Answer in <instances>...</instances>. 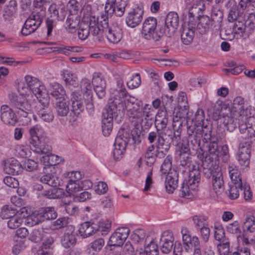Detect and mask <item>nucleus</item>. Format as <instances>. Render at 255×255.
Wrapping results in <instances>:
<instances>
[{
    "mask_svg": "<svg viewBox=\"0 0 255 255\" xmlns=\"http://www.w3.org/2000/svg\"><path fill=\"white\" fill-rule=\"evenodd\" d=\"M223 123L230 131H233L237 126V120L232 117L225 116L223 118Z\"/></svg>",
    "mask_w": 255,
    "mask_h": 255,
    "instance_id": "680f3d73",
    "label": "nucleus"
},
{
    "mask_svg": "<svg viewBox=\"0 0 255 255\" xmlns=\"http://www.w3.org/2000/svg\"><path fill=\"white\" fill-rule=\"evenodd\" d=\"M255 120L254 117L249 116L246 118L245 121L239 122L238 126L242 137L244 139H252L255 144V126H254L252 123Z\"/></svg>",
    "mask_w": 255,
    "mask_h": 255,
    "instance_id": "2eb2a0df",
    "label": "nucleus"
},
{
    "mask_svg": "<svg viewBox=\"0 0 255 255\" xmlns=\"http://www.w3.org/2000/svg\"><path fill=\"white\" fill-rule=\"evenodd\" d=\"M185 124L187 125L188 124L185 117L181 116L180 115L179 116L174 117L173 118V130L175 131V136L178 137V139H181V133L182 131L183 125Z\"/></svg>",
    "mask_w": 255,
    "mask_h": 255,
    "instance_id": "c756f323",
    "label": "nucleus"
},
{
    "mask_svg": "<svg viewBox=\"0 0 255 255\" xmlns=\"http://www.w3.org/2000/svg\"><path fill=\"white\" fill-rule=\"evenodd\" d=\"M234 29L237 33L241 34L243 36L246 30L247 29L245 19L242 17H238L235 22Z\"/></svg>",
    "mask_w": 255,
    "mask_h": 255,
    "instance_id": "603ef678",
    "label": "nucleus"
},
{
    "mask_svg": "<svg viewBox=\"0 0 255 255\" xmlns=\"http://www.w3.org/2000/svg\"><path fill=\"white\" fill-rule=\"evenodd\" d=\"M178 172L173 169L172 171L166 175L165 187L168 193H172L178 186Z\"/></svg>",
    "mask_w": 255,
    "mask_h": 255,
    "instance_id": "b1692460",
    "label": "nucleus"
},
{
    "mask_svg": "<svg viewBox=\"0 0 255 255\" xmlns=\"http://www.w3.org/2000/svg\"><path fill=\"white\" fill-rule=\"evenodd\" d=\"M92 84L94 87L106 86V81L100 72H95L93 74Z\"/></svg>",
    "mask_w": 255,
    "mask_h": 255,
    "instance_id": "69168bd1",
    "label": "nucleus"
},
{
    "mask_svg": "<svg viewBox=\"0 0 255 255\" xmlns=\"http://www.w3.org/2000/svg\"><path fill=\"white\" fill-rule=\"evenodd\" d=\"M143 13L142 4H136L128 13L126 18L127 25L131 28H134L138 25L142 20Z\"/></svg>",
    "mask_w": 255,
    "mask_h": 255,
    "instance_id": "ddd939ff",
    "label": "nucleus"
},
{
    "mask_svg": "<svg viewBox=\"0 0 255 255\" xmlns=\"http://www.w3.org/2000/svg\"><path fill=\"white\" fill-rule=\"evenodd\" d=\"M131 131L125 128H120L115 138V143L117 144H123L125 146L130 142Z\"/></svg>",
    "mask_w": 255,
    "mask_h": 255,
    "instance_id": "72a5a7b5",
    "label": "nucleus"
},
{
    "mask_svg": "<svg viewBox=\"0 0 255 255\" xmlns=\"http://www.w3.org/2000/svg\"><path fill=\"white\" fill-rule=\"evenodd\" d=\"M172 157L171 155H168L161 166L160 171L162 174H168V173L172 171Z\"/></svg>",
    "mask_w": 255,
    "mask_h": 255,
    "instance_id": "4d7b16f0",
    "label": "nucleus"
},
{
    "mask_svg": "<svg viewBox=\"0 0 255 255\" xmlns=\"http://www.w3.org/2000/svg\"><path fill=\"white\" fill-rule=\"evenodd\" d=\"M90 34V31L88 29V23L81 22L79 27L78 35L79 38L81 40H85Z\"/></svg>",
    "mask_w": 255,
    "mask_h": 255,
    "instance_id": "0e129e2a",
    "label": "nucleus"
},
{
    "mask_svg": "<svg viewBox=\"0 0 255 255\" xmlns=\"http://www.w3.org/2000/svg\"><path fill=\"white\" fill-rule=\"evenodd\" d=\"M56 109L58 115L62 117L67 116L69 110L68 104L65 99L56 103Z\"/></svg>",
    "mask_w": 255,
    "mask_h": 255,
    "instance_id": "09e8293b",
    "label": "nucleus"
},
{
    "mask_svg": "<svg viewBox=\"0 0 255 255\" xmlns=\"http://www.w3.org/2000/svg\"><path fill=\"white\" fill-rule=\"evenodd\" d=\"M223 18V11L217 7L212 9L210 20L213 22L215 30H219L221 27V23Z\"/></svg>",
    "mask_w": 255,
    "mask_h": 255,
    "instance_id": "7c9ffc66",
    "label": "nucleus"
},
{
    "mask_svg": "<svg viewBox=\"0 0 255 255\" xmlns=\"http://www.w3.org/2000/svg\"><path fill=\"white\" fill-rule=\"evenodd\" d=\"M151 237L152 239L155 238L153 233H150L147 235H146L145 232L143 229H137L135 230L130 236V239H144Z\"/></svg>",
    "mask_w": 255,
    "mask_h": 255,
    "instance_id": "5fc2aeb1",
    "label": "nucleus"
},
{
    "mask_svg": "<svg viewBox=\"0 0 255 255\" xmlns=\"http://www.w3.org/2000/svg\"><path fill=\"white\" fill-rule=\"evenodd\" d=\"M0 119L1 121L8 126H14L18 119L14 111L8 106L3 105L0 109Z\"/></svg>",
    "mask_w": 255,
    "mask_h": 255,
    "instance_id": "6ab92c4d",
    "label": "nucleus"
},
{
    "mask_svg": "<svg viewBox=\"0 0 255 255\" xmlns=\"http://www.w3.org/2000/svg\"><path fill=\"white\" fill-rule=\"evenodd\" d=\"M111 226V224H107L105 227V229L103 230V227H100L97 224L91 221H87L81 225L78 231L82 238H87L96 233L99 235L107 234Z\"/></svg>",
    "mask_w": 255,
    "mask_h": 255,
    "instance_id": "9d476101",
    "label": "nucleus"
},
{
    "mask_svg": "<svg viewBox=\"0 0 255 255\" xmlns=\"http://www.w3.org/2000/svg\"><path fill=\"white\" fill-rule=\"evenodd\" d=\"M244 233L243 234L242 239H248L246 237L247 233H252L255 231V221L254 217H249L246 219L243 225Z\"/></svg>",
    "mask_w": 255,
    "mask_h": 255,
    "instance_id": "37998d69",
    "label": "nucleus"
},
{
    "mask_svg": "<svg viewBox=\"0 0 255 255\" xmlns=\"http://www.w3.org/2000/svg\"><path fill=\"white\" fill-rule=\"evenodd\" d=\"M162 132L156 129L155 131H150L148 133L147 140L151 145L154 146L157 149V152L161 149V153L163 154L164 152H167L170 148V141L169 140L164 139L162 136Z\"/></svg>",
    "mask_w": 255,
    "mask_h": 255,
    "instance_id": "9b49d317",
    "label": "nucleus"
},
{
    "mask_svg": "<svg viewBox=\"0 0 255 255\" xmlns=\"http://www.w3.org/2000/svg\"><path fill=\"white\" fill-rule=\"evenodd\" d=\"M206 154L203 159H202V163L207 162L211 164L212 161H214L215 159L217 160L218 165L219 164V157L226 156L229 152L228 147L225 145L219 146L217 142V140H213L210 142L207 147Z\"/></svg>",
    "mask_w": 255,
    "mask_h": 255,
    "instance_id": "0eeeda50",
    "label": "nucleus"
},
{
    "mask_svg": "<svg viewBox=\"0 0 255 255\" xmlns=\"http://www.w3.org/2000/svg\"><path fill=\"white\" fill-rule=\"evenodd\" d=\"M63 78L66 86L70 89L78 87L79 81L77 77L71 72L66 70L63 73Z\"/></svg>",
    "mask_w": 255,
    "mask_h": 255,
    "instance_id": "e433bc0d",
    "label": "nucleus"
},
{
    "mask_svg": "<svg viewBox=\"0 0 255 255\" xmlns=\"http://www.w3.org/2000/svg\"><path fill=\"white\" fill-rule=\"evenodd\" d=\"M66 23L68 27L71 29H75L78 26H80L81 23L78 16H75L73 15L68 16Z\"/></svg>",
    "mask_w": 255,
    "mask_h": 255,
    "instance_id": "774afa93",
    "label": "nucleus"
},
{
    "mask_svg": "<svg viewBox=\"0 0 255 255\" xmlns=\"http://www.w3.org/2000/svg\"><path fill=\"white\" fill-rule=\"evenodd\" d=\"M130 233V230L127 227H119L111 236L109 239H127Z\"/></svg>",
    "mask_w": 255,
    "mask_h": 255,
    "instance_id": "49530a36",
    "label": "nucleus"
},
{
    "mask_svg": "<svg viewBox=\"0 0 255 255\" xmlns=\"http://www.w3.org/2000/svg\"><path fill=\"white\" fill-rule=\"evenodd\" d=\"M16 209L14 207L5 205L1 209L0 216L2 219H10L16 216Z\"/></svg>",
    "mask_w": 255,
    "mask_h": 255,
    "instance_id": "6e6d98bb",
    "label": "nucleus"
},
{
    "mask_svg": "<svg viewBox=\"0 0 255 255\" xmlns=\"http://www.w3.org/2000/svg\"><path fill=\"white\" fill-rule=\"evenodd\" d=\"M160 131L163 132L162 136H164V139L169 140L170 146L171 143H173V144L175 143L176 145L178 144L180 139H178V137L175 136V131H173L171 129L169 128L166 129V128L165 129L160 130Z\"/></svg>",
    "mask_w": 255,
    "mask_h": 255,
    "instance_id": "de8ad7c7",
    "label": "nucleus"
},
{
    "mask_svg": "<svg viewBox=\"0 0 255 255\" xmlns=\"http://www.w3.org/2000/svg\"><path fill=\"white\" fill-rule=\"evenodd\" d=\"M25 81L28 88L36 97L41 105L44 107L48 106L50 101L49 96L41 82L37 78L29 75L25 77Z\"/></svg>",
    "mask_w": 255,
    "mask_h": 255,
    "instance_id": "20e7f679",
    "label": "nucleus"
},
{
    "mask_svg": "<svg viewBox=\"0 0 255 255\" xmlns=\"http://www.w3.org/2000/svg\"><path fill=\"white\" fill-rule=\"evenodd\" d=\"M168 115L166 110H159L156 115L154 124L156 129L159 130L165 129L168 123Z\"/></svg>",
    "mask_w": 255,
    "mask_h": 255,
    "instance_id": "a878e982",
    "label": "nucleus"
},
{
    "mask_svg": "<svg viewBox=\"0 0 255 255\" xmlns=\"http://www.w3.org/2000/svg\"><path fill=\"white\" fill-rule=\"evenodd\" d=\"M118 88L112 90L109 99L108 107L105 110L117 114L118 111L124 112L126 109L125 98L128 92L122 80L117 81Z\"/></svg>",
    "mask_w": 255,
    "mask_h": 255,
    "instance_id": "f257e3e1",
    "label": "nucleus"
},
{
    "mask_svg": "<svg viewBox=\"0 0 255 255\" xmlns=\"http://www.w3.org/2000/svg\"><path fill=\"white\" fill-rule=\"evenodd\" d=\"M157 26V20L153 17H149L144 20L142 28V34L143 37L147 40H151L156 41L159 40L163 35L162 29L159 32H155Z\"/></svg>",
    "mask_w": 255,
    "mask_h": 255,
    "instance_id": "6e6552de",
    "label": "nucleus"
},
{
    "mask_svg": "<svg viewBox=\"0 0 255 255\" xmlns=\"http://www.w3.org/2000/svg\"><path fill=\"white\" fill-rule=\"evenodd\" d=\"M42 196L48 199H60L64 197L65 193L62 188H54L45 191Z\"/></svg>",
    "mask_w": 255,
    "mask_h": 255,
    "instance_id": "a19ab883",
    "label": "nucleus"
},
{
    "mask_svg": "<svg viewBox=\"0 0 255 255\" xmlns=\"http://www.w3.org/2000/svg\"><path fill=\"white\" fill-rule=\"evenodd\" d=\"M179 25V16L177 13L171 11L166 16L165 28L162 29L163 34L171 37L175 32Z\"/></svg>",
    "mask_w": 255,
    "mask_h": 255,
    "instance_id": "dca6fc26",
    "label": "nucleus"
},
{
    "mask_svg": "<svg viewBox=\"0 0 255 255\" xmlns=\"http://www.w3.org/2000/svg\"><path fill=\"white\" fill-rule=\"evenodd\" d=\"M53 243V240H40V245L37 250V255H52L51 246Z\"/></svg>",
    "mask_w": 255,
    "mask_h": 255,
    "instance_id": "ea45409f",
    "label": "nucleus"
},
{
    "mask_svg": "<svg viewBox=\"0 0 255 255\" xmlns=\"http://www.w3.org/2000/svg\"><path fill=\"white\" fill-rule=\"evenodd\" d=\"M187 140L189 143V145L193 151L194 153H199L198 156H200V158L202 157V159H203L205 156L204 153L205 152V147H206V144H201V139H195V138H187Z\"/></svg>",
    "mask_w": 255,
    "mask_h": 255,
    "instance_id": "cd10ccee",
    "label": "nucleus"
},
{
    "mask_svg": "<svg viewBox=\"0 0 255 255\" xmlns=\"http://www.w3.org/2000/svg\"><path fill=\"white\" fill-rule=\"evenodd\" d=\"M187 138L201 139L202 138L200 130L197 128L196 125H189V124H187Z\"/></svg>",
    "mask_w": 255,
    "mask_h": 255,
    "instance_id": "8fccbe9b",
    "label": "nucleus"
},
{
    "mask_svg": "<svg viewBox=\"0 0 255 255\" xmlns=\"http://www.w3.org/2000/svg\"><path fill=\"white\" fill-rule=\"evenodd\" d=\"M251 148L248 141L241 142L239 144V153L237 159L243 168L249 166L251 159Z\"/></svg>",
    "mask_w": 255,
    "mask_h": 255,
    "instance_id": "f3484780",
    "label": "nucleus"
},
{
    "mask_svg": "<svg viewBox=\"0 0 255 255\" xmlns=\"http://www.w3.org/2000/svg\"><path fill=\"white\" fill-rule=\"evenodd\" d=\"M244 103V99L241 97H237L234 100V105H238L240 106L239 109L240 110V115L242 116L248 117V108H245V107L243 106Z\"/></svg>",
    "mask_w": 255,
    "mask_h": 255,
    "instance_id": "338daca9",
    "label": "nucleus"
},
{
    "mask_svg": "<svg viewBox=\"0 0 255 255\" xmlns=\"http://www.w3.org/2000/svg\"><path fill=\"white\" fill-rule=\"evenodd\" d=\"M102 116V131L105 136H108L110 134L113 129V118L114 117H116L117 114L104 110Z\"/></svg>",
    "mask_w": 255,
    "mask_h": 255,
    "instance_id": "412c9836",
    "label": "nucleus"
},
{
    "mask_svg": "<svg viewBox=\"0 0 255 255\" xmlns=\"http://www.w3.org/2000/svg\"><path fill=\"white\" fill-rule=\"evenodd\" d=\"M141 84L140 76L139 73H136L132 75L129 81L127 82L128 87L130 89H134L138 88Z\"/></svg>",
    "mask_w": 255,
    "mask_h": 255,
    "instance_id": "e2e57ef3",
    "label": "nucleus"
},
{
    "mask_svg": "<svg viewBox=\"0 0 255 255\" xmlns=\"http://www.w3.org/2000/svg\"><path fill=\"white\" fill-rule=\"evenodd\" d=\"M133 100H128L126 105V109L128 108L127 114L132 123L134 122V120L140 121V107L142 106L141 101L137 99Z\"/></svg>",
    "mask_w": 255,
    "mask_h": 255,
    "instance_id": "a211bd4d",
    "label": "nucleus"
},
{
    "mask_svg": "<svg viewBox=\"0 0 255 255\" xmlns=\"http://www.w3.org/2000/svg\"><path fill=\"white\" fill-rule=\"evenodd\" d=\"M38 211L42 222L54 220L57 217V213L53 207L41 208L38 209Z\"/></svg>",
    "mask_w": 255,
    "mask_h": 255,
    "instance_id": "473e14b6",
    "label": "nucleus"
},
{
    "mask_svg": "<svg viewBox=\"0 0 255 255\" xmlns=\"http://www.w3.org/2000/svg\"><path fill=\"white\" fill-rule=\"evenodd\" d=\"M127 5V1L124 0H107L105 6L107 20L109 16H112L114 14L117 16H123Z\"/></svg>",
    "mask_w": 255,
    "mask_h": 255,
    "instance_id": "f8f14e48",
    "label": "nucleus"
},
{
    "mask_svg": "<svg viewBox=\"0 0 255 255\" xmlns=\"http://www.w3.org/2000/svg\"><path fill=\"white\" fill-rule=\"evenodd\" d=\"M197 128H199V130H200V134H202V137H203L202 141L204 144H206L207 148L208 147L210 142L217 140L215 137H213L211 135L212 127L211 125L204 124H202V126L199 125L197 126Z\"/></svg>",
    "mask_w": 255,
    "mask_h": 255,
    "instance_id": "bb28decb",
    "label": "nucleus"
},
{
    "mask_svg": "<svg viewBox=\"0 0 255 255\" xmlns=\"http://www.w3.org/2000/svg\"><path fill=\"white\" fill-rule=\"evenodd\" d=\"M195 32L196 30L195 24L190 22L189 25L183 26L181 35L182 43L185 45H189L193 41Z\"/></svg>",
    "mask_w": 255,
    "mask_h": 255,
    "instance_id": "393cba45",
    "label": "nucleus"
},
{
    "mask_svg": "<svg viewBox=\"0 0 255 255\" xmlns=\"http://www.w3.org/2000/svg\"><path fill=\"white\" fill-rule=\"evenodd\" d=\"M10 100L11 105L20 117L30 119L28 116L32 114L31 106L25 97L12 95L11 98H10Z\"/></svg>",
    "mask_w": 255,
    "mask_h": 255,
    "instance_id": "1a4fd4ad",
    "label": "nucleus"
},
{
    "mask_svg": "<svg viewBox=\"0 0 255 255\" xmlns=\"http://www.w3.org/2000/svg\"><path fill=\"white\" fill-rule=\"evenodd\" d=\"M134 128L131 130V144H139L141 142L142 136L141 134V130L139 129V125L133 123Z\"/></svg>",
    "mask_w": 255,
    "mask_h": 255,
    "instance_id": "a18cd8bd",
    "label": "nucleus"
},
{
    "mask_svg": "<svg viewBox=\"0 0 255 255\" xmlns=\"http://www.w3.org/2000/svg\"><path fill=\"white\" fill-rule=\"evenodd\" d=\"M215 30L213 22L209 16L203 15L199 17L197 24L196 23V34L203 35L207 33L210 29Z\"/></svg>",
    "mask_w": 255,
    "mask_h": 255,
    "instance_id": "aec40b11",
    "label": "nucleus"
},
{
    "mask_svg": "<svg viewBox=\"0 0 255 255\" xmlns=\"http://www.w3.org/2000/svg\"><path fill=\"white\" fill-rule=\"evenodd\" d=\"M201 10V7L199 6V5H193L189 9L188 12V17L189 20L188 22V24L189 25L190 23L195 24V26H196V20H195V18H197L198 20L199 17L201 16L199 14L200 11Z\"/></svg>",
    "mask_w": 255,
    "mask_h": 255,
    "instance_id": "79ce46f5",
    "label": "nucleus"
},
{
    "mask_svg": "<svg viewBox=\"0 0 255 255\" xmlns=\"http://www.w3.org/2000/svg\"><path fill=\"white\" fill-rule=\"evenodd\" d=\"M41 106L43 107L42 109L38 111V116L44 122L48 123L52 122L54 119L53 113L50 110H45V108L47 107H47H44L43 105Z\"/></svg>",
    "mask_w": 255,
    "mask_h": 255,
    "instance_id": "052dcab7",
    "label": "nucleus"
},
{
    "mask_svg": "<svg viewBox=\"0 0 255 255\" xmlns=\"http://www.w3.org/2000/svg\"><path fill=\"white\" fill-rule=\"evenodd\" d=\"M71 101L72 112L75 116H78L85 109L84 98L82 99L79 93L75 91L71 93Z\"/></svg>",
    "mask_w": 255,
    "mask_h": 255,
    "instance_id": "4be33fe9",
    "label": "nucleus"
},
{
    "mask_svg": "<svg viewBox=\"0 0 255 255\" xmlns=\"http://www.w3.org/2000/svg\"><path fill=\"white\" fill-rule=\"evenodd\" d=\"M49 91L50 95L56 100L64 99L66 95L64 87L56 82L51 84Z\"/></svg>",
    "mask_w": 255,
    "mask_h": 255,
    "instance_id": "c85d7f7f",
    "label": "nucleus"
},
{
    "mask_svg": "<svg viewBox=\"0 0 255 255\" xmlns=\"http://www.w3.org/2000/svg\"><path fill=\"white\" fill-rule=\"evenodd\" d=\"M188 171V179L183 181L180 189L182 197L189 196L190 190L195 189L201 180L200 166L198 163L195 162Z\"/></svg>",
    "mask_w": 255,
    "mask_h": 255,
    "instance_id": "39448f33",
    "label": "nucleus"
},
{
    "mask_svg": "<svg viewBox=\"0 0 255 255\" xmlns=\"http://www.w3.org/2000/svg\"><path fill=\"white\" fill-rule=\"evenodd\" d=\"M42 130V127L36 125L29 129V143L30 147L36 153H48L51 149L49 139L46 136L39 135Z\"/></svg>",
    "mask_w": 255,
    "mask_h": 255,
    "instance_id": "f03ea898",
    "label": "nucleus"
},
{
    "mask_svg": "<svg viewBox=\"0 0 255 255\" xmlns=\"http://www.w3.org/2000/svg\"><path fill=\"white\" fill-rule=\"evenodd\" d=\"M154 146H149L144 154L146 164L147 166L150 167L152 166L154 164L156 161L157 155L159 154L160 152L159 150V152H157V149L156 150L155 152H154Z\"/></svg>",
    "mask_w": 255,
    "mask_h": 255,
    "instance_id": "58836bf2",
    "label": "nucleus"
},
{
    "mask_svg": "<svg viewBox=\"0 0 255 255\" xmlns=\"http://www.w3.org/2000/svg\"><path fill=\"white\" fill-rule=\"evenodd\" d=\"M207 161L202 163L203 173L204 176L209 179L212 176V186L217 194H220L224 189V181L223 173L217 160L210 164Z\"/></svg>",
    "mask_w": 255,
    "mask_h": 255,
    "instance_id": "7ed1b4c3",
    "label": "nucleus"
},
{
    "mask_svg": "<svg viewBox=\"0 0 255 255\" xmlns=\"http://www.w3.org/2000/svg\"><path fill=\"white\" fill-rule=\"evenodd\" d=\"M40 181L53 187L61 186L62 182L59 177L50 173L42 175L40 178Z\"/></svg>",
    "mask_w": 255,
    "mask_h": 255,
    "instance_id": "2f4dec72",
    "label": "nucleus"
},
{
    "mask_svg": "<svg viewBox=\"0 0 255 255\" xmlns=\"http://www.w3.org/2000/svg\"><path fill=\"white\" fill-rule=\"evenodd\" d=\"M38 164L37 162L31 159H26L22 162L21 166L22 171L23 169L27 171H33L38 168Z\"/></svg>",
    "mask_w": 255,
    "mask_h": 255,
    "instance_id": "13d9d810",
    "label": "nucleus"
},
{
    "mask_svg": "<svg viewBox=\"0 0 255 255\" xmlns=\"http://www.w3.org/2000/svg\"><path fill=\"white\" fill-rule=\"evenodd\" d=\"M81 88L84 98L92 97V86L89 80L88 79H82L81 82Z\"/></svg>",
    "mask_w": 255,
    "mask_h": 255,
    "instance_id": "c03bdc74",
    "label": "nucleus"
},
{
    "mask_svg": "<svg viewBox=\"0 0 255 255\" xmlns=\"http://www.w3.org/2000/svg\"><path fill=\"white\" fill-rule=\"evenodd\" d=\"M192 153H179L180 165L183 167L185 169H191L192 165L195 163H192L190 155Z\"/></svg>",
    "mask_w": 255,
    "mask_h": 255,
    "instance_id": "864d4df0",
    "label": "nucleus"
},
{
    "mask_svg": "<svg viewBox=\"0 0 255 255\" xmlns=\"http://www.w3.org/2000/svg\"><path fill=\"white\" fill-rule=\"evenodd\" d=\"M52 148L48 153H38L40 154H45L43 156L40 160L45 166H53L60 163L59 156L51 153Z\"/></svg>",
    "mask_w": 255,
    "mask_h": 255,
    "instance_id": "c9c22d12",
    "label": "nucleus"
},
{
    "mask_svg": "<svg viewBox=\"0 0 255 255\" xmlns=\"http://www.w3.org/2000/svg\"><path fill=\"white\" fill-rule=\"evenodd\" d=\"M101 19L100 24L108 40L113 44L119 43L122 39L123 35V30L121 25L112 24L109 26L107 17L105 14L101 15Z\"/></svg>",
    "mask_w": 255,
    "mask_h": 255,
    "instance_id": "423d86ee",
    "label": "nucleus"
},
{
    "mask_svg": "<svg viewBox=\"0 0 255 255\" xmlns=\"http://www.w3.org/2000/svg\"><path fill=\"white\" fill-rule=\"evenodd\" d=\"M3 170L8 174L18 175L22 172L21 163L13 158L8 159L4 162Z\"/></svg>",
    "mask_w": 255,
    "mask_h": 255,
    "instance_id": "5701e85b",
    "label": "nucleus"
},
{
    "mask_svg": "<svg viewBox=\"0 0 255 255\" xmlns=\"http://www.w3.org/2000/svg\"><path fill=\"white\" fill-rule=\"evenodd\" d=\"M229 187V188L226 191L228 197L231 200L237 199L240 195V190L242 191L243 186H237L230 184Z\"/></svg>",
    "mask_w": 255,
    "mask_h": 255,
    "instance_id": "3c124183",
    "label": "nucleus"
},
{
    "mask_svg": "<svg viewBox=\"0 0 255 255\" xmlns=\"http://www.w3.org/2000/svg\"><path fill=\"white\" fill-rule=\"evenodd\" d=\"M43 16L39 13H32L25 21L22 28L21 33L27 36L34 32L41 25Z\"/></svg>",
    "mask_w": 255,
    "mask_h": 255,
    "instance_id": "4468645a",
    "label": "nucleus"
},
{
    "mask_svg": "<svg viewBox=\"0 0 255 255\" xmlns=\"http://www.w3.org/2000/svg\"><path fill=\"white\" fill-rule=\"evenodd\" d=\"M48 10L51 14V16L55 17L58 20H64L67 14L64 7H60L55 3L52 4Z\"/></svg>",
    "mask_w": 255,
    "mask_h": 255,
    "instance_id": "f704fd0d",
    "label": "nucleus"
},
{
    "mask_svg": "<svg viewBox=\"0 0 255 255\" xmlns=\"http://www.w3.org/2000/svg\"><path fill=\"white\" fill-rule=\"evenodd\" d=\"M115 148L113 151V155L114 158L116 160H120L121 159L124 155V152L126 150V146L124 145L123 144H117L114 143Z\"/></svg>",
    "mask_w": 255,
    "mask_h": 255,
    "instance_id": "bf43d9fd",
    "label": "nucleus"
},
{
    "mask_svg": "<svg viewBox=\"0 0 255 255\" xmlns=\"http://www.w3.org/2000/svg\"><path fill=\"white\" fill-rule=\"evenodd\" d=\"M23 218L25 224L30 227L38 225L42 222L41 218L40 217V213L38 210L34 211L31 215H25L23 214Z\"/></svg>",
    "mask_w": 255,
    "mask_h": 255,
    "instance_id": "4c0bfd02",
    "label": "nucleus"
}]
</instances>
